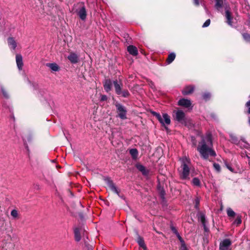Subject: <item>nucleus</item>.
Here are the masks:
<instances>
[{"label": "nucleus", "instance_id": "nucleus-21", "mask_svg": "<svg viewBox=\"0 0 250 250\" xmlns=\"http://www.w3.org/2000/svg\"><path fill=\"white\" fill-rule=\"evenodd\" d=\"M137 168L144 175H147L148 173V171L144 166L140 164L136 165Z\"/></svg>", "mask_w": 250, "mask_h": 250}, {"label": "nucleus", "instance_id": "nucleus-18", "mask_svg": "<svg viewBox=\"0 0 250 250\" xmlns=\"http://www.w3.org/2000/svg\"><path fill=\"white\" fill-rule=\"evenodd\" d=\"M112 82L110 80H106L105 81L104 87V90L107 92H109L111 89Z\"/></svg>", "mask_w": 250, "mask_h": 250}, {"label": "nucleus", "instance_id": "nucleus-15", "mask_svg": "<svg viewBox=\"0 0 250 250\" xmlns=\"http://www.w3.org/2000/svg\"><path fill=\"white\" fill-rule=\"evenodd\" d=\"M16 61L18 69L20 70H21L23 66L22 57L21 55L17 54L16 56Z\"/></svg>", "mask_w": 250, "mask_h": 250}, {"label": "nucleus", "instance_id": "nucleus-46", "mask_svg": "<svg viewBox=\"0 0 250 250\" xmlns=\"http://www.w3.org/2000/svg\"><path fill=\"white\" fill-rule=\"evenodd\" d=\"M226 166H227V168H228L229 170H230V171H232V168H231L230 167H229V165H226Z\"/></svg>", "mask_w": 250, "mask_h": 250}, {"label": "nucleus", "instance_id": "nucleus-16", "mask_svg": "<svg viewBox=\"0 0 250 250\" xmlns=\"http://www.w3.org/2000/svg\"><path fill=\"white\" fill-rule=\"evenodd\" d=\"M7 42L11 49L15 50L17 47V42L13 38L10 37L7 39Z\"/></svg>", "mask_w": 250, "mask_h": 250}, {"label": "nucleus", "instance_id": "nucleus-30", "mask_svg": "<svg viewBox=\"0 0 250 250\" xmlns=\"http://www.w3.org/2000/svg\"><path fill=\"white\" fill-rule=\"evenodd\" d=\"M11 215L14 218H16L18 216V212L16 209H13L11 212Z\"/></svg>", "mask_w": 250, "mask_h": 250}, {"label": "nucleus", "instance_id": "nucleus-13", "mask_svg": "<svg viewBox=\"0 0 250 250\" xmlns=\"http://www.w3.org/2000/svg\"><path fill=\"white\" fill-rule=\"evenodd\" d=\"M225 17L227 23L230 26H232V16L229 9L226 8L225 11Z\"/></svg>", "mask_w": 250, "mask_h": 250}, {"label": "nucleus", "instance_id": "nucleus-12", "mask_svg": "<svg viewBox=\"0 0 250 250\" xmlns=\"http://www.w3.org/2000/svg\"><path fill=\"white\" fill-rule=\"evenodd\" d=\"M78 14L82 20H85L86 18V11L84 6H83L78 11Z\"/></svg>", "mask_w": 250, "mask_h": 250}, {"label": "nucleus", "instance_id": "nucleus-3", "mask_svg": "<svg viewBox=\"0 0 250 250\" xmlns=\"http://www.w3.org/2000/svg\"><path fill=\"white\" fill-rule=\"evenodd\" d=\"M175 119L177 121L188 127H191L192 126L190 120L186 118L184 112L181 110L175 111Z\"/></svg>", "mask_w": 250, "mask_h": 250}, {"label": "nucleus", "instance_id": "nucleus-42", "mask_svg": "<svg viewBox=\"0 0 250 250\" xmlns=\"http://www.w3.org/2000/svg\"><path fill=\"white\" fill-rule=\"evenodd\" d=\"M101 101H104L107 100V97L105 95H102L101 97Z\"/></svg>", "mask_w": 250, "mask_h": 250}, {"label": "nucleus", "instance_id": "nucleus-2", "mask_svg": "<svg viewBox=\"0 0 250 250\" xmlns=\"http://www.w3.org/2000/svg\"><path fill=\"white\" fill-rule=\"evenodd\" d=\"M180 167L178 169L179 176L182 180H189L190 170L192 169V165L190 159L187 156L179 158Z\"/></svg>", "mask_w": 250, "mask_h": 250}, {"label": "nucleus", "instance_id": "nucleus-23", "mask_svg": "<svg viewBox=\"0 0 250 250\" xmlns=\"http://www.w3.org/2000/svg\"><path fill=\"white\" fill-rule=\"evenodd\" d=\"M175 57L176 55L174 53L172 52L170 53L167 59V63L168 64L171 63L175 60Z\"/></svg>", "mask_w": 250, "mask_h": 250}, {"label": "nucleus", "instance_id": "nucleus-31", "mask_svg": "<svg viewBox=\"0 0 250 250\" xmlns=\"http://www.w3.org/2000/svg\"><path fill=\"white\" fill-rule=\"evenodd\" d=\"M121 95L124 97H128L130 94L127 90H124L122 91Z\"/></svg>", "mask_w": 250, "mask_h": 250}, {"label": "nucleus", "instance_id": "nucleus-40", "mask_svg": "<svg viewBox=\"0 0 250 250\" xmlns=\"http://www.w3.org/2000/svg\"><path fill=\"white\" fill-rule=\"evenodd\" d=\"M201 220L203 224H204L205 220V216L202 214L201 215Z\"/></svg>", "mask_w": 250, "mask_h": 250}, {"label": "nucleus", "instance_id": "nucleus-20", "mask_svg": "<svg viewBox=\"0 0 250 250\" xmlns=\"http://www.w3.org/2000/svg\"><path fill=\"white\" fill-rule=\"evenodd\" d=\"M127 51L128 52L133 55L136 56L138 54V50L137 48L133 45H129L127 47Z\"/></svg>", "mask_w": 250, "mask_h": 250}, {"label": "nucleus", "instance_id": "nucleus-29", "mask_svg": "<svg viewBox=\"0 0 250 250\" xmlns=\"http://www.w3.org/2000/svg\"><path fill=\"white\" fill-rule=\"evenodd\" d=\"M242 222L241 217L240 216L238 215L236 219L233 222L234 224H236L237 225H240Z\"/></svg>", "mask_w": 250, "mask_h": 250}, {"label": "nucleus", "instance_id": "nucleus-19", "mask_svg": "<svg viewBox=\"0 0 250 250\" xmlns=\"http://www.w3.org/2000/svg\"><path fill=\"white\" fill-rule=\"evenodd\" d=\"M215 7L219 11L222 12V8L223 6V0H215Z\"/></svg>", "mask_w": 250, "mask_h": 250}, {"label": "nucleus", "instance_id": "nucleus-9", "mask_svg": "<svg viewBox=\"0 0 250 250\" xmlns=\"http://www.w3.org/2000/svg\"><path fill=\"white\" fill-rule=\"evenodd\" d=\"M178 104L179 105L183 106L185 108H192L191 103L189 100L182 98L178 101Z\"/></svg>", "mask_w": 250, "mask_h": 250}, {"label": "nucleus", "instance_id": "nucleus-47", "mask_svg": "<svg viewBox=\"0 0 250 250\" xmlns=\"http://www.w3.org/2000/svg\"><path fill=\"white\" fill-rule=\"evenodd\" d=\"M205 10H206V13H207V14H208V10L207 9V8H206V6H205Z\"/></svg>", "mask_w": 250, "mask_h": 250}, {"label": "nucleus", "instance_id": "nucleus-43", "mask_svg": "<svg viewBox=\"0 0 250 250\" xmlns=\"http://www.w3.org/2000/svg\"><path fill=\"white\" fill-rule=\"evenodd\" d=\"M160 195L162 198H164V195H165V191L163 190H162L160 191Z\"/></svg>", "mask_w": 250, "mask_h": 250}, {"label": "nucleus", "instance_id": "nucleus-22", "mask_svg": "<svg viewBox=\"0 0 250 250\" xmlns=\"http://www.w3.org/2000/svg\"><path fill=\"white\" fill-rule=\"evenodd\" d=\"M137 242L138 243L140 247L142 248L144 250H146V247L145 245L144 239L141 236H138L137 239Z\"/></svg>", "mask_w": 250, "mask_h": 250}, {"label": "nucleus", "instance_id": "nucleus-35", "mask_svg": "<svg viewBox=\"0 0 250 250\" xmlns=\"http://www.w3.org/2000/svg\"><path fill=\"white\" fill-rule=\"evenodd\" d=\"M210 23V21L209 19L207 20L202 25L203 27H206L209 26Z\"/></svg>", "mask_w": 250, "mask_h": 250}, {"label": "nucleus", "instance_id": "nucleus-10", "mask_svg": "<svg viewBox=\"0 0 250 250\" xmlns=\"http://www.w3.org/2000/svg\"><path fill=\"white\" fill-rule=\"evenodd\" d=\"M67 59L71 63L73 64L77 63L79 61V56L74 52H71L68 56Z\"/></svg>", "mask_w": 250, "mask_h": 250}, {"label": "nucleus", "instance_id": "nucleus-28", "mask_svg": "<svg viewBox=\"0 0 250 250\" xmlns=\"http://www.w3.org/2000/svg\"><path fill=\"white\" fill-rule=\"evenodd\" d=\"M192 184L195 186L200 187L201 185L200 181L198 178H194L192 180Z\"/></svg>", "mask_w": 250, "mask_h": 250}, {"label": "nucleus", "instance_id": "nucleus-6", "mask_svg": "<svg viewBox=\"0 0 250 250\" xmlns=\"http://www.w3.org/2000/svg\"><path fill=\"white\" fill-rule=\"evenodd\" d=\"M232 242L229 239H224L219 244V250H231Z\"/></svg>", "mask_w": 250, "mask_h": 250}, {"label": "nucleus", "instance_id": "nucleus-26", "mask_svg": "<svg viewBox=\"0 0 250 250\" xmlns=\"http://www.w3.org/2000/svg\"><path fill=\"white\" fill-rule=\"evenodd\" d=\"M129 153L133 159H136L138 156V151L136 149H131Z\"/></svg>", "mask_w": 250, "mask_h": 250}, {"label": "nucleus", "instance_id": "nucleus-24", "mask_svg": "<svg viewBox=\"0 0 250 250\" xmlns=\"http://www.w3.org/2000/svg\"><path fill=\"white\" fill-rule=\"evenodd\" d=\"M75 239L76 241L79 242L81 240L80 230L79 228H76L74 229Z\"/></svg>", "mask_w": 250, "mask_h": 250}, {"label": "nucleus", "instance_id": "nucleus-5", "mask_svg": "<svg viewBox=\"0 0 250 250\" xmlns=\"http://www.w3.org/2000/svg\"><path fill=\"white\" fill-rule=\"evenodd\" d=\"M118 116L122 120H125L127 118L126 108L122 104L119 103H116L115 104Z\"/></svg>", "mask_w": 250, "mask_h": 250}, {"label": "nucleus", "instance_id": "nucleus-33", "mask_svg": "<svg viewBox=\"0 0 250 250\" xmlns=\"http://www.w3.org/2000/svg\"><path fill=\"white\" fill-rule=\"evenodd\" d=\"M195 202V208H198V206L200 203V199L198 197H196L194 201Z\"/></svg>", "mask_w": 250, "mask_h": 250}, {"label": "nucleus", "instance_id": "nucleus-44", "mask_svg": "<svg viewBox=\"0 0 250 250\" xmlns=\"http://www.w3.org/2000/svg\"><path fill=\"white\" fill-rule=\"evenodd\" d=\"M194 4L196 6H198L199 5V1L198 0H194Z\"/></svg>", "mask_w": 250, "mask_h": 250}, {"label": "nucleus", "instance_id": "nucleus-45", "mask_svg": "<svg viewBox=\"0 0 250 250\" xmlns=\"http://www.w3.org/2000/svg\"><path fill=\"white\" fill-rule=\"evenodd\" d=\"M28 142H30L32 139V137L31 136H29L27 137V138L26 139Z\"/></svg>", "mask_w": 250, "mask_h": 250}, {"label": "nucleus", "instance_id": "nucleus-39", "mask_svg": "<svg viewBox=\"0 0 250 250\" xmlns=\"http://www.w3.org/2000/svg\"><path fill=\"white\" fill-rule=\"evenodd\" d=\"M181 250H187V247L185 243L181 244Z\"/></svg>", "mask_w": 250, "mask_h": 250}, {"label": "nucleus", "instance_id": "nucleus-8", "mask_svg": "<svg viewBox=\"0 0 250 250\" xmlns=\"http://www.w3.org/2000/svg\"><path fill=\"white\" fill-rule=\"evenodd\" d=\"M230 138L233 143L236 144H239V145L241 147H244V148H246L247 149L250 148V145H249L248 143H247L245 141L242 140L241 142H240V141L238 142L237 139V138L232 135H230Z\"/></svg>", "mask_w": 250, "mask_h": 250}, {"label": "nucleus", "instance_id": "nucleus-34", "mask_svg": "<svg viewBox=\"0 0 250 250\" xmlns=\"http://www.w3.org/2000/svg\"><path fill=\"white\" fill-rule=\"evenodd\" d=\"M210 97V94L209 93H205L203 95V98L204 99L207 100Z\"/></svg>", "mask_w": 250, "mask_h": 250}, {"label": "nucleus", "instance_id": "nucleus-14", "mask_svg": "<svg viewBox=\"0 0 250 250\" xmlns=\"http://www.w3.org/2000/svg\"><path fill=\"white\" fill-rule=\"evenodd\" d=\"M194 90V87L192 85H188L186 86L182 90V94L184 95H187L192 93Z\"/></svg>", "mask_w": 250, "mask_h": 250}, {"label": "nucleus", "instance_id": "nucleus-41", "mask_svg": "<svg viewBox=\"0 0 250 250\" xmlns=\"http://www.w3.org/2000/svg\"><path fill=\"white\" fill-rule=\"evenodd\" d=\"M171 229L172 230V231L177 235V233H179L177 231V230H176V229L173 227H171Z\"/></svg>", "mask_w": 250, "mask_h": 250}, {"label": "nucleus", "instance_id": "nucleus-17", "mask_svg": "<svg viewBox=\"0 0 250 250\" xmlns=\"http://www.w3.org/2000/svg\"><path fill=\"white\" fill-rule=\"evenodd\" d=\"M46 66L48 67L49 68L51 69L52 71L54 72H57L59 70V66L58 65L54 62V63H47L46 64Z\"/></svg>", "mask_w": 250, "mask_h": 250}, {"label": "nucleus", "instance_id": "nucleus-1", "mask_svg": "<svg viewBox=\"0 0 250 250\" xmlns=\"http://www.w3.org/2000/svg\"><path fill=\"white\" fill-rule=\"evenodd\" d=\"M197 150L201 157L204 159H208L209 156H216L215 152L212 148V142L210 134H207L199 143Z\"/></svg>", "mask_w": 250, "mask_h": 250}, {"label": "nucleus", "instance_id": "nucleus-27", "mask_svg": "<svg viewBox=\"0 0 250 250\" xmlns=\"http://www.w3.org/2000/svg\"><path fill=\"white\" fill-rule=\"evenodd\" d=\"M0 91L5 98L8 99L9 98V94L3 86H1Z\"/></svg>", "mask_w": 250, "mask_h": 250}, {"label": "nucleus", "instance_id": "nucleus-38", "mask_svg": "<svg viewBox=\"0 0 250 250\" xmlns=\"http://www.w3.org/2000/svg\"><path fill=\"white\" fill-rule=\"evenodd\" d=\"M176 236L178 237V239L179 240V241H180L181 244L185 243L184 241L183 240V239H182L181 236L180 235L179 233H177V235Z\"/></svg>", "mask_w": 250, "mask_h": 250}, {"label": "nucleus", "instance_id": "nucleus-36", "mask_svg": "<svg viewBox=\"0 0 250 250\" xmlns=\"http://www.w3.org/2000/svg\"><path fill=\"white\" fill-rule=\"evenodd\" d=\"M243 37L244 39L247 41H248L249 40V39H250V35L247 33L243 34Z\"/></svg>", "mask_w": 250, "mask_h": 250}, {"label": "nucleus", "instance_id": "nucleus-25", "mask_svg": "<svg viewBox=\"0 0 250 250\" xmlns=\"http://www.w3.org/2000/svg\"><path fill=\"white\" fill-rule=\"evenodd\" d=\"M226 211L228 216L230 218H233L236 215V213L230 208H227Z\"/></svg>", "mask_w": 250, "mask_h": 250}, {"label": "nucleus", "instance_id": "nucleus-4", "mask_svg": "<svg viewBox=\"0 0 250 250\" xmlns=\"http://www.w3.org/2000/svg\"><path fill=\"white\" fill-rule=\"evenodd\" d=\"M152 114L157 118L162 125L164 126L166 130L168 131V129L167 125L170 124L169 116L167 113H163L162 116L159 113L155 112H153Z\"/></svg>", "mask_w": 250, "mask_h": 250}, {"label": "nucleus", "instance_id": "nucleus-32", "mask_svg": "<svg viewBox=\"0 0 250 250\" xmlns=\"http://www.w3.org/2000/svg\"><path fill=\"white\" fill-rule=\"evenodd\" d=\"M213 167L214 169L218 172H220L221 170L220 166L217 163H214L213 164Z\"/></svg>", "mask_w": 250, "mask_h": 250}, {"label": "nucleus", "instance_id": "nucleus-37", "mask_svg": "<svg viewBox=\"0 0 250 250\" xmlns=\"http://www.w3.org/2000/svg\"><path fill=\"white\" fill-rule=\"evenodd\" d=\"M246 105L248 108V113L249 114H250V101H248L246 103Z\"/></svg>", "mask_w": 250, "mask_h": 250}, {"label": "nucleus", "instance_id": "nucleus-11", "mask_svg": "<svg viewBox=\"0 0 250 250\" xmlns=\"http://www.w3.org/2000/svg\"><path fill=\"white\" fill-rule=\"evenodd\" d=\"M115 92L117 95H121L122 93V83L118 82L117 81H114L113 82Z\"/></svg>", "mask_w": 250, "mask_h": 250}, {"label": "nucleus", "instance_id": "nucleus-7", "mask_svg": "<svg viewBox=\"0 0 250 250\" xmlns=\"http://www.w3.org/2000/svg\"><path fill=\"white\" fill-rule=\"evenodd\" d=\"M106 181L107 186L110 189L116 193L121 198L125 199L124 196L120 194V190L115 186L113 182L109 179H106Z\"/></svg>", "mask_w": 250, "mask_h": 250}]
</instances>
